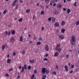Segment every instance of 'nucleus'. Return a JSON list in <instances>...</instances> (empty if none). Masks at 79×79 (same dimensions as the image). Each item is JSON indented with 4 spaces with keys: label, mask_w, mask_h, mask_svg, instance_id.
Returning a JSON list of instances; mask_svg holds the SVG:
<instances>
[{
    "label": "nucleus",
    "mask_w": 79,
    "mask_h": 79,
    "mask_svg": "<svg viewBox=\"0 0 79 79\" xmlns=\"http://www.w3.org/2000/svg\"><path fill=\"white\" fill-rule=\"evenodd\" d=\"M25 69H27V66L26 64H25L24 65V67H22V70H21V73H23L24 72V71Z\"/></svg>",
    "instance_id": "1"
},
{
    "label": "nucleus",
    "mask_w": 79,
    "mask_h": 79,
    "mask_svg": "<svg viewBox=\"0 0 79 79\" xmlns=\"http://www.w3.org/2000/svg\"><path fill=\"white\" fill-rule=\"evenodd\" d=\"M59 38L61 40H62L63 39H64V37L63 36V35H58Z\"/></svg>",
    "instance_id": "2"
},
{
    "label": "nucleus",
    "mask_w": 79,
    "mask_h": 79,
    "mask_svg": "<svg viewBox=\"0 0 79 79\" xmlns=\"http://www.w3.org/2000/svg\"><path fill=\"white\" fill-rule=\"evenodd\" d=\"M46 70V68H43L41 71V72L43 74H44L45 73V71Z\"/></svg>",
    "instance_id": "3"
},
{
    "label": "nucleus",
    "mask_w": 79,
    "mask_h": 79,
    "mask_svg": "<svg viewBox=\"0 0 79 79\" xmlns=\"http://www.w3.org/2000/svg\"><path fill=\"white\" fill-rule=\"evenodd\" d=\"M14 40H15V38H14V37H11L10 40V42L11 43H14V42H15Z\"/></svg>",
    "instance_id": "4"
},
{
    "label": "nucleus",
    "mask_w": 79,
    "mask_h": 79,
    "mask_svg": "<svg viewBox=\"0 0 79 79\" xmlns=\"http://www.w3.org/2000/svg\"><path fill=\"white\" fill-rule=\"evenodd\" d=\"M75 37L73 36L72 37V40H70V42H75Z\"/></svg>",
    "instance_id": "5"
},
{
    "label": "nucleus",
    "mask_w": 79,
    "mask_h": 79,
    "mask_svg": "<svg viewBox=\"0 0 79 79\" xmlns=\"http://www.w3.org/2000/svg\"><path fill=\"white\" fill-rule=\"evenodd\" d=\"M45 49L46 51H48L49 48H48V45H46L45 46Z\"/></svg>",
    "instance_id": "6"
},
{
    "label": "nucleus",
    "mask_w": 79,
    "mask_h": 79,
    "mask_svg": "<svg viewBox=\"0 0 79 79\" xmlns=\"http://www.w3.org/2000/svg\"><path fill=\"white\" fill-rule=\"evenodd\" d=\"M60 47V44H57L56 46V47L55 48V49L56 50H58V48H59V47Z\"/></svg>",
    "instance_id": "7"
},
{
    "label": "nucleus",
    "mask_w": 79,
    "mask_h": 79,
    "mask_svg": "<svg viewBox=\"0 0 79 79\" xmlns=\"http://www.w3.org/2000/svg\"><path fill=\"white\" fill-rule=\"evenodd\" d=\"M59 26H60V25L59 24V23H55V26H56V27H58Z\"/></svg>",
    "instance_id": "8"
},
{
    "label": "nucleus",
    "mask_w": 79,
    "mask_h": 79,
    "mask_svg": "<svg viewBox=\"0 0 79 79\" xmlns=\"http://www.w3.org/2000/svg\"><path fill=\"white\" fill-rule=\"evenodd\" d=\"M19 40L20 42H23V36H21L20 37Z\"/></svg>",
    "instance_id": "9"
},
{
    "label": "nucleus",
    "mask_w": 79,
    "mask_h": 79,
    "mask_svg": "<svg viewBox=\"0 0 79 79\" xmlns=\"http://www.w3.org/2000/svg\"><path fill=\"white\" fill-rule=\"evenodd\" d=\"M64 68H65V70L66 71V72H68V66L65 65L64 66Z\"/></svg>",
    "instance_id": "10"
},
{
    "label": "nucleus",
    "mask_w": 79,
    "mask_h": 79,
    "mask_svg": "<svg viewBox=\"0 0 79 79\" xmlns=\"http://www.w3.org/2000/svg\"><path fill=\"white\" fill-rule=\"evenodd\" d=\"M62 6V5H61V4H58L57 6V7L58 8H61Z\"/></svg>",
    "instance_id": "11"
},
{
    "label": "nucleus",
    "mask_w": 79,
    "mask_h": 79,
    "mask_svg": "<svg viewBox=\"0 0 79 79\" xmlns=\"http://www.w3.org/2000/svg\"><path fill=\"white\" fill-rule=\"evenodd\" d=\"M29 61L31 63H34V60H29Z\"/></svg>",
    "instance_id": "12"
},
{
    "label": "nucleus",
    "mask_w": 79,
    "mask_h": 79,
    "mask_svg": "<svg viewBox=\"0 0 79 79\" xmlns=\"http://www.w3.org/2000/svg\"><path fill=\"white\" fill-rule=\"evenodd\" d=\"M55 56L56 57L58 56V53L56 52L54 54Z\"/></svg>",
    "instance_id": "13"
},
{
    "label": "nucleus",
    "mask_w": 79,
    "mask_h": 79,
    "mask_svg": "<svg viewBox=\"0 0 79 79\" xmlns=\"http://www.w3.org/2000/svg\"><path fill=\"white\" fill-rule=\"evenodd\" d=\"M65 31V29L63 28L61 30V32L62 33H64Z\"/></svg>",
    "instance_id": "14"
},
{
    "label": "nucleus",
    "mask_w": 79,
    "mask_h": 79,
    "mask_svg": "<svg viewBox=\"0 0 79 79\" xmlns=\"http://www.w3.org/2000/svg\"><path fill=\"white\" fill-rule=\"evenodd\" d=\"M64 24H65V22L64 21H62L61 25H62V26H63Z\"/></svg>",
    "instance_id": "15"
},
{
    "label": "nucleus",
    "mask_w": 79,
    "mask_h": 79,
    "mask_svg": "<svg viewBox=\"0 0 79 79\" xmlns=\"http://www.w3.org/2000/svg\"><path fill=\"white\" fill-rule=\"evenodd\" d=\"M67 13L69 14L70 12H71V10L69 9H68L67 10Z\"/></svg>",
    "instance_id": "16"
},
{
    "label": "nucleus",
    "mask_w": 79,
    "mask_h": 79,
    "mask_svg": "<svg viewBox=\"0 0 79 79\" xmlns=\"http://www.w3.org/2000/svg\"><path fill=\"white\" fill-rule=\"evenodd\" d=\"M53 13L55 15H57V12L55 10V11H54Z\"/></svg>",
    "instance_id": "17"
},
{
    "label": "nucleus",
    "mask_w": 79,
    "mask_h": 79,
    "mask_svg": "<svg viewBox=\"0 0 79 79\" xmlns=\"http://www.w3.org/2000/svg\"><path fill=\"white\" fill-rule=\"evenodd\" d=\"M10 61H11V60H10V59H9L7 60V63H10Z\"/></svg>",
    "instance_id": "18"
},
{
    "label": "nucleus",
    "mask_w": 79,
    "mask_h": 79,
    "mask_svg": "<svg viewBox=\"0 0 79 79\" xmlns=\"http://www.w3.org/2000/svg\"><path fill=\"white\" fill-rule=\"evenodd\" d=\"M40 44H41V42H37L36 43V45H40Z\"/></svg>",
    "instance_id": "19"
},
{
    "label": "nucleus",
    "mask_w": 79,
    "mask_h": 79,
    "mask_svg": "<svg viewBox=\"0 0 79 79\" xmlns=\"http://www.w3.org/2000/svg\"><path fill=\"white\" fill-rule=\"evenodd\" d=\"M34 77H35V76L34 75V74H33L31 77V79H33L34 78Z\"/></svg>",
    "instance_id": "20"
},
{
    "label": "nucleus",
    "mask_w": 79,
    "mask_h": 79,
    "mask_svg": "<svg viewBox=\"0 0 79 79\" xmlns=\"http://www.w3.org/2000/svg\"><path fill=\"white\" fill-rule=\"evenodd\" d=\"M46 77H47V76L45 75H44L43 76L42 78L43 79H45V78H46Z\"/></svg>",
    "instance_id": "21"
},
{
    "label": "nucleus",
    "mask_w": 79,
    "mask_h": 79,
    "mask_svg": "<svg viewBox=\"0 0 79 79\" xmlns=\"http://www.w3.org/2000/svg\"><path fill=\"white\" fill-rule=\"evenodd\" d=\"M79 24V20L78 21H77L76 22V25L77 26H78Z\"/></svg>",
    "instance_id": "22"
},
{
    "label": "nucleus",
    "mask_w": 79,
    "mask_h": 79,
    "mask_svg": "<svg viewBox=\"0 0 79 79\" xmlns=\"http://www.w3.org/2000/svg\"><path fill=\"white\" fill-rule=\"evenodd\" d=\"M26 12L27 13H29V12H30V10H29V9H27L26 10Z\"/></svg>",
    "instance_id": "23"
},
{
    "label": "nucleus",
    "mask_w": 79,
    "mask_h": 79,
    "mask_svg": "<svg viewBox=\"0 0 79 79\" xmlns=\"http://www.w3.org/2000/svg\"><path fill=\"white\" fill-rule=\"evenodd\" d=\"M57 52H60L61 50V49L60 48H57Z\"/></svg>",
    "instance_id": "24"
},
{
    "label": "nucleus",
    "mask_w": 79,
    "mask_h": 79,
    "mask_svg": "<svg viewBox=\"0 0 79 79\" xmlns=\"http://www.w3.org/2000/svg\"><path fill=\"white\" fill-rule=\"evenodd\" d=\"M6 11H7V10L6 9L3 12V14L4 15L5 14H6Z\"/></svg>",
    "instance_id": "25"
},
{
    "label": "nucleus",
    "mask_w": 79,
    "mask_h": 79,
    "mask_svg": "<svg viewBox=\"0 0 79 79\" xmlns=\"http://www.w3.org/2000/svg\"><path fill=\"white\" fill-rule=\"evenodd\" d=\"M23 19L20 18L19 20V22H22V21H23Z\"/></svg>",
    "instance_id": "26"
},
{
    "label": "nucleus",
    "mask_w": 79,
    "mask_h": 79,
    "mask_svg": "<svg viewBox=\"0 0 79 79\" xmlns=\"http://www.w3.org/2000/svg\"><path fill=\"white\" fill-rule=\"evenodd\" d=\"M12 34L13 35L15 34V30H14L12 31Z\"/></svg>",
    "instance_id": "27"
},
{
    "label": "nucleus",
    "mask_w": 79,
    "mask_h": 79,
    "mask_svg": "<svg viewBox=\"0 0 79 79\" xmlns=\"http://www.w3.org/2000/svg\"><path fill=\"white\" fill-rule=\"evenodd\" d=\"M28 69H31V65L28 66Z\"/></svg>",
    "instance_id": "28"
},
{
    "label": "nucleus",
    "mask_w": 79,
    "mask_h": 79,
    "mask_svg": "<svg viewBox=\"0 0 79 79\" xmlns=\"http://www.w3.org/2000/svg\"><path fill=\"white\" fill-rule=\"evenodd\" d=\"M71 45H74L75 44H74V43H73V42H74V41H71Z\"/></svg>",
    "instance_id": "29"
},
{
    "label": "nucleus",
    "mask_w": 79,
    "mask_h": 79,
    "mask_svg": "<svg viewBox=\"0 0 79 79\" xmlns=\"http://www.w3.org/2000/svg\"><path fill=\"white\" fill-rule=\"evenodd\" d=\"M52 3H54L56 2L55 0H52Z\"/></svg>",
    "instance_id": "30"
},
{
    "label": "nucleus",
    "mask_w": 79,
    "mask_h": 79,
    "mask_svg": "<svg viewBox=\"0 0 79 79\" xmlns=\"http://www.w3.org/2000/svg\"><path fill=\"white\" fill-rule=\"evenodd\" d=\"M52 74H54V75H56V73L55 71H53L52 73Z\"/></svg>",
    "instance_id": "31"
},
{
    "label": "nucleus",
    "mask_w": 79,
    "mask_h": 79,
    "mask_svg": "<svg viewBox=\"0 0 79 79\" xmlns=\"http://www.w3.org/2000/svg\"><path fill=\"white\" fill-rule=\"evenodd\" d=\"M45 73H47V74H48V73H49V71H48V70H46Z\"/></svg>",
    "instance_id": "32"
},
{
    "label": "nucleus",
    "mask_w": 79,
    "mask_h": 79,
    "mask_svg": "<svg viewBox=\"0 0 79 79\" xmlns=\"http://www.w3.org/2000/svg\"><path fill=\"white\" fill-rule=\"evenodd\" d=\"M5 46L3 45L2 46V50H4V49H5Z\"/></svg>",
    "instance_id": "33"
},
{
    "label": "nucleus",
    "mask_w": 79,
    "mask_h": 79,
    "mask_svg": "<svg viewBox=\"0 0 79 79\" xmlns=\"http://www.w3.org/2000/svg\"><path fill=\"white\" fill-rule=\"evenodd\" d=\"M76 3H77V2H75L74 4V6H77V5H76Z\"/></svg>",
    "instance_id": "34"
},
{
    "label": "nucleus",
    "mask_w": 79,
    "mask_h": 79,
    "mask_svg": "<svg viewBox=\"0 0 79 79\" xmlns=\"http://www.w3.org/2000/svg\"><path fill=\"white\" fill-rule=\"evenodd\" d=\"M44 61H48V59L47 58H45L44 59H43Z\"/></svg>",
    "instance_id": "35"
},
{
    "label": "nucleus",
    "mask_w": 79,
    "mask_h": 79,
    "mask_svg": "<svg viewBox=\"0 0 79 79\" xmlns=\"http://www.w3.org/2000/svg\"><path fill=\"white\" fill-rule=\"evenodd\" d=\"M40 14L41 15H44V11H42L40 13Z\"/></svg>",
    "instance_id": "36"
},
{
    "label": "nucleus",
    "mask_w": 79,
    "mask_h": 79,
    "mask_svg": "<svg viewBox=\"0 0 79 79\" xmlns=\"http://www.w3.org/2000/svg\"><path fill=\"white\" fill-rule=\"evenodd\" d=\"M18 5L17 4L15 6V10H17V9H18Z\"/></svg>",
    "instance_id": "37"
},
{
    "label": "nucleus",
    "mask_w": 79,
    "mask_h": 79,
    "mask_svg": "<svg viewBox=\"0 0 79 79\" xmlns=\"http://www.w3.org/2000/svg\"><path fill=\"white\" fill-rule=\"evenodd\" d=\"M49 1V0H45V2H46L47 3H48Z\"/></svg>",
    "instance_id": "38"
},
{
    "label": "nucleus",
    "mask_w": 79,
    "mask_h": 79,
    "mask_svg": "<svg viewBox=\"0 0 79 79\" xmlns=\"http://www.w3.org/2000/svg\"><path fill=\"white\" fill-rule=\"evenodd\" d=\"M9 71H13V68H11L10 69H9Z\"/></svg>",
    "instance_id": "39"
},
{
    "label": "nucleus",
    "mask_w": 79,
    "mask_h": 79,
    "mask_svg": "<svg viewBox=\"0 0 79 79\" xmlns=\"http://www.w3.org/2000/svg\"><path fill=\"white\" fill-rule=\"evenodd\" d=\"M52 21L53 22H55V19L54 18H53L52 19Z\"/></svg>",
    "instance_id": "40"
},
{
    "label": "nucleus",
    "mask_w": 79,
    "mask_h": 79,
    "mask_svg": "<svg viewBox=\"0 0 79 79\" xmlns=\"http://www.w3.org/2000/svg\"><path fill=\"white\" fill-rule=\"evenodd\" d=\"M56 34H58L59 32V30H56Z\"/></svg>",
    "instance_id": "41"
},
{
    "label": "nucleus",
    "mask_w": 79,
    "mask_h": 79,
    "mask_svg": "<svg viewBox=\"0 0 79 79\" xmlns=\"http://www.w3.org/2000/svg\"><path fill=\"white\" fill-rule=\"evenodd\" d=\"M13 55L14 56H16V53H15V52H13Z\"/></svg>",
    "instance_id": "42"
},
{
    "label": "nucleus",
    "mask_w": 79,
    "mask_h": 79,
    "mask_svg": "<svg viewBox=\"0 0 79 79\" xmlns=\"http://www.w3.org/2000/svg\"><path fill=\"white\" fill-rule=\"evenodd\" d=\"M19 78H20V76H19V75H18L17 78V79H19Z\"/></svg>",
    "instance_id": "43"
},
{
    "label": "nucleus",
    "mask_w": 79,
    "mask_h": 79,
    "mask_svg": "<svg viewBox=\"0 0 79 79\" xmlns=\"http://www.w3.org/2000/svg\"><path fill=\"white\" fill-rule=\"evenodd\" d=\"M16 5V3H15L14 2H13L12 5V6H15Z\"/></svg>",
    "instance_id": "44"
},
{
    "label": "nucleus",
    "mask_w": 79,
    "mask_h": 79,
    "mask_svg": "<svg viewBox=\"0 0 79 79\" xmlns=\"http://www.w3.org/2000/svg\"><path fill=\"white\" fill-rule=\"evenodd\" d=\"M51 19H52V18H49L48 19V20L49 21H51Z\"/></svg>",
    "instance_id": "45"
},
{
    "label": "nucleus",
    "mask_w": 79,
    "mask_h": 79,
    "mask_svg": "<svg viewBox=\"0 0 79 79\" xmlns=\"http://www.w3.org/2000/svg\"><path fill=\"white\" fill-rule=\"evenodd\" d=\"M34 73L35 74H36V73H37V70H35L34 71Z\"/></svg>",
    "instance_id": "46"
},
{
    "label": "nucleus",
    "mask_w": 79,
    "mask_h": 79,
    "mask_svg": "<svg viewBox=\"0 0 79 79\" xmlns=\"http://www.w3.org/2000/svg\"><path fill=\"white\" fill-rule=\"evenodd\" d=\"M34 39L35 40H36V36L34 35Z\"/></svg>",
    "instance_id": "47"
},
{
    "label": "nucleus",
    "mask_w": 79,
    "mask_h": 79,
    "mask_svg": "<svg viewBox=\"0 0 79 79\" xmlns=\"http://www.w3.org/2000/svg\"><path fill=\"white\" fill-rule=\"evenodd\" d=\"M79 68H78L77 69H76V71L77 72V71H79Z\"/></svg>",
    "instance_id": "48"
},
{
    "label": "nucleus",
    "mask_w": 79,
    "mask_h": 79,
    "mask_svg": "<svg viewBox=\"0 0 79 79\" xmlns=\"http://www.w3.org/2000/svg\"><path fill=\"white\" fill-rule=\"evenodd\" d=\"M7 34H8V32H7L6 31L5 32V35H6Z\"/></svg>",
    "instance_id": "49"
},
{
    "label": "nucleus",
    "mask_w": 79,
    "mask_h": 79,
    "mask_svg": "<svg viewBox=\"0 0 79 79\" xmlns=\"http://www.w3.org/2000/svg\"><path fill=\"white\" fill-rule=\"evenodd\" d=\"M10 31H9L7 34L8 35H10Z\"/></svg>",
    "instance_id": "50"
},
{
    "label": "nucleus",
    "mask_w": 79,
    "mask_h": 79,
    "mask_svg": "<svg viewBox=\"0 0 79 79\" xmlns=\"http://www.w3.org/2000/svg\"><path fill=\"white\" fill-rule=\"evenodd\" d=\"M39 40L40 41H42V38L39 37Z\"/></svg>",
    "instance_id": "51"
},
{
    "label": "nucleus",
    "mask_w": 79,
    "mask_h": 79,
    "mask_svg": "<svg viewBox=\"0 0 79 79\" xmlns=\"http://www.w3.org/2000/svg\"><path fill=\"white\" fill-rule=\"evenodd\" d=\"M6 77H8L9 76V75L7 73H6Z\"/></svg>",
    "instance_id": "52"
},
{
    "label": "nucleus",
    "mask_w": 79,
    "mask_h": 79,
    "mask_svg": "<svg viewBox=\"0 0 79 79\" xmlns=\"http://www.w3.org/2000/svg\"><path fill=\"white\" fill-rule=\"evenodd\" d=\"M56 69H58V65H56Z\"/></svg>",
    "instance_id": "53"
},
{
    "label": "nucleus",
    "mask_w": 79,
    "mask_h": 79,
    "mask_svg": "<svg viewBox=\"0 0 79 79\" xmlns=\"http://www.w3.org/2000/svg\"><path fill=\"white\" fill-rule=\"evenodd\" d=\"M16 2H17V0H15L13 2L16 4Z\"/></svg>",
    "instance_id": "54"
},
{
    "label": "nucleus",
    "mask_w": 79,
    "mask_h": 79,
    "mask_svg": "<svg viewBox=\"0 0 79 79\" xmlns=\"http://www.w3.org/2000/svg\"><path fill=\"white\" fill-rule=\"evenodd\" d=\"M48 56V54H46L45 55V56L46 57H47V56Z\"/></svg>",
    "instance_id": "55"
},
{
    "label": "nucleus",
    "mask_w": 79,
    "mask_h": 79,
    "mask_svg": "<svg viewBox=\"0 0 79 79\" xmlns=\"http://www.w3.org/2000/svg\"><path fill=\"white\" fill-rule=\"evenodd\" d=\"M24 53H25V51H23L22 54H24Z\"/></svg>",
    "instance_id": "56"
},
{
    "label": "nucleus",
    "mask_w": 79,
    "mask_h": 79,
    "mask_svg": "<svg viewBox=\"0 0 79 79\" xmlns=\"http://www.w3.org/2000/svg\"><path fill=\"white\" fill-rule=\"evenodd\" d=\"M74 65H72L71 66V68H74Z\"/></svg>",
    "instance_id": "57"
},
{
    "label": "nucleus",
    "mask_w": 79,
    "mask_h": 79,
    "mask_svg": "<svg viewBox=\"0 0 79 79\" xmlns=\"http://www.w3.org/2000/svg\"><path fill=\"white\" fill-rule=\"evenodd\" d=\"M63 10L64 11H66V9L65 8H64L63 9Z\"/></svg>",
    "instance_id": "58"
},
{
    "label": "nucleus",
    "mask_w": 79,
    "mask_h": 79,
    "mask_svg": "<svg viewBox=\"0 0 79 79\" xmlns=\"http://www.w3.org/2000/svg\"><path fill=\"white\" fill-rule=\"evenodd\" d=\"M44 27H42V31H44Z\"/></svg>",
    "instance_id": "59"
},
{
    "label": "nucleus",
    "mask_w": 79,
    "mask_h": 79,
    "mask_svg": "<svg viewBox=\"0 0 79 79\" xmlns=\"http://www.w3.org/2000/svg\"><path fill=\"white\" fill-rule=\"evenodd\" d=\"M68 57H69V55H67L66 56V58H68Z\"/></svg>",
    "instance_id": "60"
},
{
    "label": "nucleus",
    "mask_w": 79,
    "mask_h": 79,
    "mask_svg": "<svg viewBox=\"0 0 79 79\" xmlns=\"http://www.w3.org/2000/svg\"><path fill=\"white\" fill-rule=\"evenodd\" d=\"M35 15H33V19H35Z\"/></svg>",
    "instance_id": "61"
},
{
    "label": "nucleus",
    "mask_w": 79,
    "mask_h": 79,
    "mask_svg": "<svg viewBox=\"0 0 79 79\" xmlns=\"http://www.w3.org/2000/svg\"><path fill=\"white\" fill-rule=\"evenodd\" d=\"M34 24H35V25H37V22H35L34 23Z\"/></svg>",
    "instance_id": "62"
},
{
    "label": "nucleus",
    "mask_w": 79,
    "mask_h": 79,
    "mask_svg": "<svg viewBox=\"0 0 79 79\" xmlns=\"http://www.w3.org/2000/svg\"><path fill=\"white\" fill-rule=\"evenodd\" d=\"M46 8H48V6L47 5L46 6Z\"/></svg>",
    "instance_id": "63"
},
{
    "label": "nucleus",
    "mask_w": 79,
    "mask_h": 79,
    "mask_svg": "<svg viewBox=\"0 0 79 79\" xmlns=\"http://www.w3.org/2000/svg\"><path fill=\"white\" fill-rule=\"evenodd\" d=\"M39 3L38 2L37 3V6H39Z\"/></svg>",
    "instance_id": "64"
}]
</instances>
